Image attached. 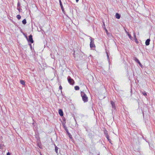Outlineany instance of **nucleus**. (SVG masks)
Wrapping results in <instances>:
<instances>
[{
    "label": "nucleus",
    "instance_id": "nucleus-1",
    "mask_svg": "<svg viewBox=\"0 0 155 155\" xmlns=\"http://www.w3.org/2000/svg\"><path fill=\"white\" fill-rule=\"evenodd\" d=\"M81 95L82 97V100L84 102H86L88 101V97L86 94L83 92H81Z\"/></svg>",
    "mask_w": 155,
    "mask_h": 155
},
{
    "label": "nucleus",
    "instance_id": "nucleus-2",
    "mask_svg": "<svg viewBox=\"0 0 155 155\" xmlns=\"http://www.w3.org/2000/svg\"><path fill=\"white\" fill-rule=\"evenodd\" d=\"M24 35L25 36L26 38L29 42H30L31 43H33L34 42V41L32 38V36L31 35H30L28 36V38L27 36L25 35V34L24 33Z\"/></svg>",
    "mask_w": 155,
    "mask_h": 155
},
{
    "label": "nucleus",
    "instance_id": "nucleus-3",
    "mask_svg": "<svg viewBox=\"0 0 155 155\" xmlns=\"http://www.w3.org/2000/svg\"><path fill=\"white\" fill-rule=\"evenodd\" d=\"M90 38L91 40L90 47L92 49L93 48H95V47L94 44V39L92 38L91 37H90Z\"/></svg>",
    "mask_w": 155,
    "mask_h": 155
},
{
    "label": "nucleus",
    "instance_id": "nucleus-4",
    "mask_svg": "<svg viewBox=\"0 0 155 155\" xmlns=\"http://www.w3.org/2000/svg\"><path fill=\"white\" fill-rule=\"evenodd\" d=\"M63 127L64 129V130H66V132L67 133V134L68 136H69V137L71 139H72V135H71V134L69 133V131L67 129V128L66 127L65 124H63Z\"/></svg>",
    "mask_w": 155,
    "mask_h": 155
},
{
    "label": "nucleus",
    "instance_id": "nucleus-5",
    "mask_svg": "<svg viewBox=\"0 0 155 155\" xmlns=\"http://www.w3.org/2000/svg\"><path fill=\"white\" fill-rule=\"evenodd\" d=\"M68 80L69 83L71 85H73L74 84V82L73 79L68 76L67 78Z\"/></svg>",
    "mask_w": 155,
    "mask_h": 155
},
{
    "label": "nucleus",
    "instance_id": "nucleus-6",
    "mask_svg": "<svg viewBox=\"0 0 155 155\" xmlns=\"http://www.w3.org/2000/svg\"><path fill=\"white\" fill-rule=\"evenodd\" d=\"M59 3H60V5L61 8L62 10V12L64 13V7H63V6L62 5V2H61V0H59Z\"/></svg>",
    "mask_w": 155,
    "mask_h": 155
},
{
    "label": "nucleus",
    "instance_id": "nucleus-7",
    "mask_svg": "<svg viewBox=\"0 0 155 155\" xmlns=\"http://www.w3.org/2000/svg\"><path fill=\"white\" fill-rule=\"evenodd\" d=\"M58 113L61 116H62L63 115V112L61 109H60L59 110Z\"/></svg>",
    "mask_w": 155,
    "mask_h": 155
},
{
    "label": "nucleus",
    "instance_id": "nucleus-8",
    "mask_svg": "<svg viewBox=\"0 0 155 155\" xmlns=\"http://www.w3.org/2000/svg\"><path fill=\"white\" fill-rule=\"evenodd\" d=\"M150 39H147L145 41V45L147 46L149 45L150 44Z\"/></svg>",
    "mask_w": 155,
    "mask_h": 155
},
{
    "label": "nucleus",
    "instance_id": "nucleus-9",
    "mask_svg": "<svg viewBox=\"0 0 155 155\" xmlns=\"http://www.w3.org/2000/svg\"><path fill=\"white\" fill-rule=\"evenodd\" d=\"M111 104L112 105V107L113 108L115 109V105L114 102L113 101H110Z\"/></svg>",
    "mask_w": 155,
    "mask_h": 155
},
{
    "label": "nucleus",
    "instance_id": "nucleus-10",
    "mask_svg": "<svg viewBox=\"0 0 155 155\" xmlns=\"http://www.w3.org/2000/svg\"><path fill=\"white\" fill-rule=\"evenodd\" d=\"M116 17L117 18L119 19L120 17V15L118 13H116L115 15Z\"/></svg>",
    "mask_w": 155,
    "mask_h": 155
},
{
    "label": "nucleus",
    "instance_id": "nucleus-11",
    "mask_svg": "<svg viewBox=\"0 0 155 155\" xmlns=\"http://www.w3.org/2000/svg\"><path fill=\"white\" fill-rule=\"evenodd\" d=\"M55 151L56 152V153H58V148L56 146H55Z\"/></svg>",
    "mask_w": 155,
    "mask_h": 155
},
{
    "label": "nucleus",
    "instance_id": "nucleus-12",
    "mask_svg": "<svg viewBox=\"0 0 155 155\" xmlns=\"http://www.w3.org/2000/svg\"><path fill=\"white\" fill-rule=\"evenodd\" d=\"M142 93L143 95H144L145 96H146L147 95V93L145 91L142 92Z\"/></svg>",
    "mask_w": 155,
    "mask_h": 155
},
{
    "label": "nucleus",
    "instance_id": "nucleus-13",
    "mask_svg": "<svg viewBox=\"0 0 155 155\" xmlns=\"http://www.w3.org/2000/svg\"><path fill=\"white\" fill-rule=\"evenodd\" d=\"M20 83L21 84H22V85H24L25 84V82L23 80H21L20 81Z\"/></svg>",
    "mask_w": 155,
    "mask_h": 155
},
{
    "label": "nucleus",
    "instance_id": "nucleus-14",
    "mask_svg": "<svg viewBox=\"0 0 155 155\" xmlns=\"http://www.w3.org/2000/svg\"><path fill=\"white\" fill-rule=\"evenodd\" d=\"M74 89L76 90H78L79 89V87L78 86H75Z\"/></svg>",
    "mask_w": 155,
    "mask_h": 155
},
{
    "label": "nucleus",
    "instance_id": "nucleus-15",
    "mask_svg": "<svg viewBox=\"0 0 155 155\" xmlns=\"http://www.w3.org/2000/svg\"><path fill=\"white\" fill-rule=\"evenodd\" d=\"M134 60L136 62H137V63H138V62H139L140 61L136 57L134 58Z\"/></svg>",
    "mask_w": 155,
    "mask_h": 155
},
{
    "label": "nucleus",
    "instance_id": "nucleus-16",
    "mask_svg": "<svg viewBox=\"0 0 155 155\" xmlns=\"http://www.w3.org/2000/svg\"><path fill=\"white\" fill-rule=\"evenodd\" d=\"M22 23L25 25L26 23V21L25 19H24L22 21Z\"/></svg>",
    "mask_w": 155,
    "mask_h": 155
},
{
    "label": "nucleus",
    "instance_id": "nucleus-17",
    "mask_svg": "<svg viewBox=\"0 0 155 155\" xmlns=\"http://www.w3.org/2000/svg\"><path fill=\"white\" fill-rule=\"evenodd\" d=\"M17 18L18 19H20L21 18V16L20 15H17Z\"/></svg>",
    "mask_w": 155,
    "mask_h": 155
},
{
    "label": "nucleus",
    "instance_id": "nucleus-18",
    "mask_svg": "<svg viewBox=\"0 0 155 155\" xmlns=\"http://www.w3.org/2000/svg\"><path fill=\"white\" fill-rule=\"evenodd\" d=\"M104 134L105 136H106L107 135H108L107 132L106 130L104 131Z\"/></svg>",
    "mask_w": 155,
    "mask_h": 155
},
{
    "label": "nucleus",
    "instance_id": "nucleus-19",
    "mask_svg": "<svg viewBox=\"0 0 155 155\" xmlns=\"http://www.w3.org/2000/svg\"><path fill=\"white\" fill-rule=\"evenodd\" d=\"M128 35L129 38H130V39H131V38H132V37L131 36V35L130 34H128V35Z\"/></svg>",
    "mask_w": 155,
    "mask_h": 155
},
{
    "label": "nucleus",
    "instance_id": "nucleus-20",
    "mask_svg": "<svg viewBox=\"0 0 155 155\" xmlns=\"http://www.w3.org/2000/svg\"><path fill=\"white\" fill-rule=\"evenodd\" d=\"M20 5L21 4L20 3L18 2L17 4V7H19V6H20Z\"/></svg>",
    "mask_w": 155,
    "mask_h": 155
},
{
    "label": "nucleus",
    "instance_id": "nucleus-21",
    "mask_svg": "<svg viewBox=\"0 0 155 155\" xmlns=\"http://www.w3.org/2000/svg\"><path fill=\"white\" fill-rule=\"evenodd\" d=\"M17 9L19 12H20L21 10V9L18 7H17Z\"/></svg>",
    "mask_w": 155,
    "mask_h": 155
},
{
    "label": "nucleus",
    "instance_id": "nucleus-22",
    "mask_svg": "<svg viewBox=\"0 0 155 155\" xmlns=\"http://www.w3.org/2000/svg\"><path fill=\"white\" fill-rule=\"evenodd\" d=\"M107 140L109 139V136L108 135H107L105 136Z\"/></svg>",
    "mask_w": 155,
    "mask_h": 155
},
{
    "label": "nucleus",
    "instance_id": "nucleus-23",
    "mask_svg": "<svg viewBox=\"0 0 155 155\" xmlns=\"http://www.w3.org/2000/svg\"><path fill=\"white\" fill-rule=\"evenodd\" d=\"M138 63L139 64V65H140L141 67H142V65L141 64V63H140V61H139V62H138Z\"/></svg>",
    "mask_w": 155,
    "mask_h": 155
},
{
    "label": "nucleus",
    "instance_id": "nucleus-24",
    "mask_svg": "<svg viewBox=\"0 0 155 155\" xmlns=\"http://www.w3.org/2000/svg\"><path fill=\"white\" fill-rule=\"evenodd\" d=\"M59 89H60V90H61V92H62L61 90H62V86H61V85H60V86H59Z\"/></svg>",
    "mask_w": 155,
    "mask_h": 155
},
{
    "label": "nucleus",
    "instance_id": "nucleus-25",
    "mask_svg": "<svg viewBox=\"0 0 155 155\" xmlns=\"http://www.w3.org/2000/svg\"><path fill=\"white\" fill-rule=\"evenodd\" d=\"M7 155H11V153L9 152H8L6 154Z\"/></svg>",
    "mask_w": 155,
    "mask_h": 155
},
{
    "label": "nucleus",
    "instance_id": "nucleus-26",
    "mask_svg": "<svg viewBox=\"0 0 155 155\" xmlns=\"http://www.w3.org/2000/svg\"><path fill=\"white\" fill-rule=\"evenodd\" d=\"M107 53V59H108V60H109V55H108V54Z\"/></svg>",
    "mask_w": 155,
    "mask_h": 155
},
{
    "label": "nucleus",
    "instance_id": "nucleus-27",
    "mask_svg": "<svg viewBox=\"0 0 155 155\" xmlns=\"http://www.w3.org/2000/svg\"><path fill=\"white\" fill-rule=\"evenodd\" d=\"M108 141L110 143H111V140L109 139L108 140Z\"/></svg>",
    "mask_w": 155,
    "mask_h": 155
},
{
    "label": "nucleus",
    "instance_id": "nucleus-28",
    "mask_svg": "<svg viewBox=\"0 0 155 155\" xmlns=\"http://www.w3.org/2000/svg\"><path fill=\"white\" fill-rule=\"evenodd\" d=\"M29 45L30 46V48L31 49H32V46L31 44H29Z\"/></svg>",
    "mask_w": 155,
    "mask_h": 155
},
{
    "label": "nucleus",
    "instance_id": "nucleus-29",
    "mask_svg": "<svg viewBox=\"0 0 155 155\" xmlns=\"http://www.w3.org/2000/svg\"><path fill=\"white\" fill-rule=\"evenodd\" d=\"M134 36L135 38H136V35H135V34L134 33Z\"/></svg>",
    "mask_w": 155,
    "mask_h": 155
},
{
    "label": "nucleus",
    "instance_id": "nucleus-30",
    "mask_svg": "<svg viewBox=\"0 0 155 155\" xmlns=\"http://www.w3.org/2000/svg\"><path fill=\"white\" fill-rule=\"evenodd\" d=\"M125 31H126V33L127 34V35H128V34H129L128 32L127 31H126L125 30Z\"/></svg>",
    "mask_w": 155,
    "mask_h": 155
},
{
    "label": "nucleus",
    "instance_id": "nucleus-31",
    "mask_svg": "<svg viewBox=\"0 0 155 155\" xmlns=\"http://www.w3.org/2000/svg\"><path fill=\"white\" fill-rule=\"evenodd\" d=\"M79 1V0H76V1L77 2H78Z\"/></svg>",
    "mask_w": 155,
    "mask_h": 155
},
{
    "label": "nucleus",
    "instance_id": "nucleus-32",
    "mask_svg": "<svg viewBox=\"0 0 155 155\" xmlns=\"http://www.w3.org/2000/svg\"><path fill=\"white\" fill-rule=\"evenodd\" d=\"M106 32H107V30H106Z\"/></svg>",
    "mask_w": 155,
    "mask_h": 155
}]
</instances>
